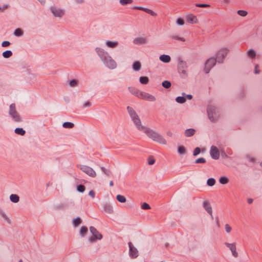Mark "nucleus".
<instances>
[{
	"instance_id": "obj_55",
	"label": "nucleus",
	"mask_w": 262,
	"mask_h": 262,
	"mask_svg": "<svg viewBox=\"0 0 262 262\" xmlns=\"http://www.w3.org/2000/svg\"><path fill=\"white\" fill-rule=\"evenodd\" d=\"M246 158L250 162H255V159L253 157H252L249 155L246 156Z\"/></svg>"
},
{
	"instance_id": "obj_56",
	"label": "nucleus",
	"mask_w": 262,
	"mask_h": 262,
	"mask_svg": "<svg viewBox=\"0 0 262 262\" xmlns=\"http://www.w3.org/2000/svg\"><path fill=\"white\" fill-rule=\"evenodd\" d=\"M129 91L134 95H135V94H137L138 92H140L139 91L136 90L132 88H128Z\"/></svg>"
},
{
	"instance_id": "obj_23",
	"label": "nucleus",
	"mask_w": 262,
	"mask_h": 262,
	"mask_svg": "<svg viewBox=\"0 0 262 262\" xmlns=\"http://www.w3.org/2000/svg\"><path fill=\"white\" fill-rule=\"evenodd\" d=\"M195 130L193 128H188L185 130V135L186 137H192L195 134Z\"/></svg>"
},
{
	"instance_id": "obj_46",
	"label": "nucleus",
	"mask_w": 262,
	"mask_h": 262,
	"mask_svg": "<svg viewBox=\"0 0 262 262\" xmlns=\"http://www.w3.org/2000/svg\"><path fill=\"white\" fill-rule=\"evenodd\" d=\"M237 14L242 16H245L247 15V12L245 10H239L237 11Z\"/></svg>"
},
{
	"instance_id": "obj_38",
	"label": "nucleus",
	"mask_w": 262,
	"mask_h": 262,
	"mask_svg": "<svg viewBox=\"0 0 262 262\" xmlns=\"http://www.w3.org/2000/svg\"><path fill=\"white\" fill-rule=\"evenodd\" d=\"M116 199L120 203H125L126 201L125 197L120 194L117 195Z\"/></svg>"
},
{
	"instance_id": "obj_34",
	"label": "nucleus",
	"mask_w": 262,
	"mask_h": 262,
	"mask_svg": "<svg viewBox=\"0 0 262 262\" xmlns=\"http://www.w3.org/2000/svg\"><path fill=\"white\" fill-rule=\"evenodd\" d=\"M74 126V123L70 122H65L62 124V126L66 128H72Z\"/></svg>"
},
{
	"instance_id": "obj_1",
	"label": "nucleus",
	"mask_w": 262,
	"mask_h": 262,
	"mask_svg": "<svg viewBox=\"0 0 262 262\" xmlns=\"http://www.w3.org/2000/svg\"><path fill=\"white\" fill-rule=\"evenodd\" d=\"M95 51L103 64L110 70H114L117 67L116 61L112 57L109 53L103 49L96 47Z\"/></svg>"
},
{
	"instance_id": "obj_57",
	"label": "nucleus",
	"mask_w": 262,
	"mask_h": 262,
	"mask_svg": "<svg viewBox=\"0 0 262 262\" xmlns=\"http://www.w3.org/2000/svg\"><path fill=\"white\" fill-rule=\"evenodd\" d=\"M225 228L227 233H229L231 230V227L227 224L225 225Z\"/></svg>"
},
{
	"instance_id": "obj_15",
	"label": "nucleus",
	"mask_w": 262,
	"mask_h": 262,
	"mask_svg": "<svg viewBox=\"0 0 262 262\" xmlns=\"http://www.w3.org/2000/svg\"><path fill=\"white\" fill-rule=\"evenodd\" d=\"M90 230L93 236L96 237L97 239L100 240L102 238V234L94 227L91 226Z\"/></svg>"
},
{
	"instance_id": "obj_12",
	"label": "nucleus",
	"mask_w": 262,
	"mask_h": 262,
	"mask_svg": "<svg viewBox=\"0 0 262 262\" xmlns=\"http://www.w3.org/2000/svg\"><path fill=\"white\" fill-rule=\"evenodd\" d=\"M129 246V256L132 258H136L138 256V251L132 244L131 242L128 243Z\"/></svg>"
},
{
	"instance_id": "obj_31",
	"label": "nucleus",
	"mask_w": 262,
	"mask_h": 262,
	"mask_svg": "<svg viewBox=\"0 0 262 262\" xmlns=\"http://www.w3.org/2000/svg\"><path fill=\"white\" fill-rule=\"evenodd\" d=\"M139 81L141 83L143 84H146L149 82V79L147 77L141 76L139 78Z\"/></svg>"
},
{
	"instance_id": "obj_25",
	"label": "nucleus",
	"mask_w": 262,
	"mask_h": 262,
	"mask_svg": "<svg viewBox=\"0 0 262 262\" xmlns=\"http://www.w3.org/2000/svg\"><path fill=\"white\" fill-rule=\"evenodd\" d=\"M10 201L14 203H18L19 201V197L17 194H12L10 196Z\"/></svg>"
},
{
	"instance_id": "obj_16",
	"label": "nucleus",
	"mask_w": 262,
	"mask_h": 262,
	"mask_svg": "<svg viewBox=\"0 0 262 262\" xmlns=\"http://www.w3.org/2000/svg\"><path fill=\"white\" fill-rule=\"evenodd\" d=\"M133 42L139 45H145L148 43V39L146 37H137L134 39Z\"/></svg>"
},
{
	"instance_id": "obj_8",
	"label": "nucleus",
	"mask_w": 262,
	"mask_h": 262,
	"mask_svg": "<svg viewBox=\"0 0 262 262\" xmlns=\"http://www.w3.org/2000/svg\"><path fill=\"white\" fill-rule=\"evenodd\" d=\"M135 96L149 101H155L156 100V98L153 95L144 92H138L137 94H135Z\"/></svg>"
},
{
	"instance_id": "obj_10",
	"label": "nucleus",
	"mask_w": 262,
	"mask_h": 262,
	"mask_svg": "<svg viewBox=\"0 0 262 262\" xmlns=\"http://www.w3.org/2000/svg\"><path fill=\"white\" fill-rule=\"evenodd\" d=\"M50 10L55 17L61 18L64 14V10L57 7L52 6Z\"/></svg>"
},
{
	"instance_id": "obj_27",
	"label": "nucleus",
	"mask_w": 262,
	"mask_h": 262,
	"mask_svg": "<svg viewBox=\"0 0 262 262\" xmlns=\"http://www.w3.org/2000/svg\"><path fill=\"white\" fill-rule=\"evenodd\" d=\"M14 132L15 134L20 136H24L26 134V131L23 128L20 127L16 128Z\"/></svg>"
},
{
	"instance_id": "obj_2",
	"label": "nucleus",
	"mask_w": 262,
	"mask_h": 262,
	"mask_svg": "<svg viewBox=\"0 0 262 262\" xmlns=\"http://www.w3.org/2000/svg\"><path fill=\"white\" fill-rule=\"evenodd\" d=\"M145 134L154 141L157 142L160 144L165 145L167 143L165 139L159 133L146 127L143 130Z\"/></svg>"
},
{
	"instance_id": "obj_47",
	"label": "nucleus",
	"mask_w": 262,
	"mask_h": 262,
	"mask_svg": "<svg viewBox=\"0 0 262 262\" xmlns=\"http://www.w3.org/2000/svg\"><path fill=\"white\" fill-rule=\"evenodd\" d=\"M145 12L150 14L151 16H155L157 15V13L156 12H154L152 10L148 8H147L146 10H145Z\"/></svg>"
},
{
	"instance_id": "obj_4",
	"label": "nucleus",
	"mask_w": 262,
	"mask_h": 262,
	"mask_svg": "<svg viewBox=\"0 0 262 262\" xmlns=\"http://www.w3.org/2000/svg\"><path fill=\"white\" fill-rule=\"evenodd\" d=\"M8 113L12 122L18 123L23 121L22 117L16 110L14 103H12L10 105Z\"/></svg>"
},
{
	"instance_id": "obj_44",
	"label": "nucleus",
	"mask_w": 262,
	"mask_h": 262,
	"mask_svg": "<svg viewBox=\"0 0 262 262\" xmlns=\"http://www.w3.org/2000/svg\"><path fill=\"white\" fill-rule=\"evenodd\" d=\"M206 162V159L204 158H200L195 160L194 163L195 164L199 163H205Z\"/></svg>"
},
{
	"instance_id": "obj_7",
	"label": "nucleus",
	"mask_w": 262,
	"mask_h": 262,
	"mask_svg": "<svg viewBox=\"0 0 262 262\" xmlns=\"http://www.w3.org/2000/svg\"><path fill=\"white\" fill-rule=\"evenodd\" d=\"M78 167H79L82 171L91 177L95 178L96 176V173L95 170L92 168L88 166L79 165H78Z\"/></svg>"
},
{
	"instance_id": "obj_6",
	"label": "nucleus",
	"mask_w": 262,
	"mask_h": 262,
	"mask_svg": "<svg viewBox=\"0 0 262 262\" xmlns=\"http://www.w3.org/2000/svg\"><path fill=\"white\" fill-rule=\"evenodd\" d=\"M229 50L226 48H221L216 54V60L218 63H223L226 56H227Z\"/></svg>"
},
{
	"instance_id": "obj_24",
	"label": "nucleus",
	"mask_w": 262,
	"mask_h": 262,
	"mask_svg": "<svg viewBox=\"0 0 262 262\" xmlns=\"http://www.w3.org/2000/svg\"><path fill=\"white\" fill-rule=\"evenodd\" d=\"M141 68V64L140 61H136L133 62V69L135 71H139Z\"/></svg>"
},
{
	"instance_id": "obj_37",
	"label": "nucleus",
	"mask_w": 262,
	"mask_h": 262,
	"mask_svg": "<svg viewBox=\"0 0 262 262\" xmlns=\"http://www.w3.org/2000/svg\"><path fill=\"white\" fill-rule=\"evenodd\" d=\"M133 0H119V3L121 6H124L128 4H131Z\"/></svg>"
},
{
	"instance_id": "obj_20",
	"label": "nucleus",
	"mask_w": 262,
	"mask_h": 262,
	"mask_svg": "<svg viewBox=\"0 0 262 262\" xmlns=\"http://www.w3.org/2000/svg\"><path fill=\"white\" fill-rule=\"evenodd\" d=\"M159 59L164 63H168L170 62L171 58L169 55L163 54L160 56Z\"/></svg>"
},
{
	"instance_id": "obj_62",
	"label": "nucleus",
	"mask_w": 262,
	"mask_h": 262,
	"mask_svg": "<svg viewBox=\"0 0 262 262\" xmlns=\"http://www.w3.org/2000/svg\"><path fill=\"white\" fill-rule=\"evenodd\" d=\"M95 239H97L96 237H95L94 236H92L89 238V241L90 243H93Z\"/></svg>"
},
{
	"instance_id": "obj_64",
	"label": "nucleus",
	"mask_w": 262,
	"mask_h": 262,
	"mask_svg": "<svg viewBox=\"0 0 262 262\" xmlns=\"http://www.w3.org/2000/svg\"><path fill=\"white\" fill-rule=\"evenodd\" d=\"M253 201V200L251 198H248L247 199V203L249 204H251L252 203Z\"/></svg>"
},
{
	"instance_id": "obj_58",
	"label": "nucleus",
	"mask_w": 262,
	"mask_h": 262,
	"mask_svg": "<svg viewBox=\"0 0 262 262\" xmlns=\"http://www.w3.org/2000/svg\"><path fill=\"white\" fill-rule=\"evenodd\" d=\"M178 70H179V72L181 74H183V75H187L186 69H178Z\"/></svg>"
},
{
	"instance_id": "obj_28",
	"label": "nucleus",
	"mask_w": 262,
	"mask_h": 262,
	"mask_svg": "<svg viewBox=\"0 0 262 262\" xmlns=\"http://www.w3.org/2000/svg\"><path fill=\"white\" fill-rule=\"evenodd\" d=\"M23 31L20 28L16 29L13 32L14 35L17 37H20L23 35Z\"/></svg>"
},
{
	"instance_id": "obj_41",
	"label": "nucleus",
	"mask_w": 262,
	"mask_h": 262,
	"mask_svg": "<svg viewBox=\"0 0 262 262\" xmlns=\"http://www.w3.org/2000/svg\"><path fill=\"white\" fill-rule=\"evenodd\" d=\"M77 190L81 193H82L85 190V187L81 184L78 185L76 187Z\"/></svg>"
},
{
	"instance_id": "obj_26",
	"label": "nucleus",
	"mask_w": 262,
	"mask_h": 262,
	"mask_svg": "<svg viewBox=\"0 0 262 262\" xmlns=\"http://www.w3.org/2000/svg\"><path fill=\"white\" fill-rule=\"evenodd\" d=\"M88 231V229L85 226H82L79 230V234L81 237H84Z\"/></svg>"
},
{
	"instance_id": "obj_45",
	"label": "nucleus",
	"mask_w": 262,
	"mask_h": 262,
	"mask_svg": "<svg viewBox=\"0 0 262 262\" xmlns=\"http://www.w3.org/2000/svg\"><path fill=\"white\" fill-rule=\"evenodd\" d=\"M201 152V149L200 147H196L193 151V156H196Z\"/></svg>"
},
{
	"instance_id": "obj_5",
	"label": "nucleus",
	"mask_w": 262,
	"mask_h": 262,
	"mask_svg": "<svg viewBox=\"0 0 262 262\" xmlns=\"http://www.w3.org/2000/svg\"><path fill=\"white\" fill-rule=\"evenodd\" d=\"M207 113L209 120L211 122H215L218 118L217 108L212 105H209L207 107Z\"/></svg>"
},
{
	"instance_id": "obj_42",
	"label": "nucleus",
	"mask_w": 262,
	"mask_h": 262,
	"mask_svg": "<svg viewBox=\"0 0 262 262\" xmlns=\"http://www.w3.org/2000/svg\"><path fill=\"white\" fill-rule=\"evenodd\" d=\"M170 37L172 39H176V40H180V41H185V38H184L183 37H179V36H177V35H171L170 36Z\"/></svg>"
},
{
	"instance_id": "obj_54",
	"label": "nucleus",
	"mask_w": 262,
	"mask_h": 262,
	"mask_svg": "<svg viewBox=\"0 0 262 262\" xmlns=\"http://www.w3.org/2000/svg\"><path fill=\"white\" fill-rule=\"evenodd\" d=\"M10 45V42L9 41H4L2 43V46L3 47H7Z\"/></svg>"
},
{
	"instance_id": "obj_63",
	"label": "nucleus",
	"mask_w": 262,
	"mask_h": 262,
	"mask_svg": "<svg viewBox=\"0 0 262 262\" xmlns=\"http://www.w3.org/2000/svg\"><path fill=\"white\" fill-rule=\"evenodd\" d=\"M10 7L9 5V4H5L2 7V10H5V9H8L9 7Z\"/></svg>"
},
{
	"instance_id": "obj_39",
	"label": "nucleus",
	"mask_w": 262,
	"mask_h": 262,
	"mask_svg": "<svg viewBox=\"0 0 262 262\" xmlns=\"http://www.w3.org/2000/svg\"><path fill=\"white\" fill-rule=\"evenodd\" d=\"M215 183V180L213 178H209L207 181V184L209 186H213Z\"/></svg>"
},
{
	"instance_id": "obj_19",
	"label": "nucleus",
	"mask_w": 262,
	"mask_h": 262,
	"mask_svg": "<svg viewBox=\"0 0 262 262\" xmlns=\"http://www.w3.org/2000/svg\"><path fill=\"white\" fill-rule=\"evenodd\" d=\"M186 20L188 23L191 24H195L197 23L198 19L195 16L190 14L186 17Z\"/></svg>"
},
{
	"instance_id": "obj_29",
	"label": "nucleus",
	"mask_w": 262,
	"mask_h": 262,
	"mask_svg": "<svg viewBox=\"0 0 262 262\" xmlns=\"http://www.w3.org/2000/svg\"><path fill=\"white\" fill-rule=\"evenodd\" d=\"M247 55L251 58H254L256 56V52L253 49H250L247 51Z\"/></svg>"
},
{
	"instance_id": "obj_13",
	"label": "nucleus",
	"mask_w": 262,
	"mask_h": 262,
	"mask_svg": "<svg viewBox=\"0 0 262 262\" xmlns=\"http://www.w3.org/2000/svg\"><path fill=\"white\" fill-rule=\"evenodd\" d=\"M225 245L229 248L232 253V255L234 257H237L238 256V254L236 251V246L235 243L230 244L228 243H225Z\"/></svg>"
},
{
	"instance_id": "obj_59",
	"label": "nucleus",
	"mask_w": 262,
	"mask_h": 262,
	"mask_svg": "<svg viewBox=\"0 0 262 262\" xmlns=\"http://www.w3.org/2000/svg\"><path fill=\"white\" fill-rule=\"evenodd\" d=\"M89 195L92 198H94L95 196V192L93 190H90L89 191Z\"/></svg>"
},
{
	"instance_id": "obj_35",
	"label": "nucleus",
	"mask_w": 262,
	"mask_h": 262,
	"mask_svg": "<svg viewBox=\"0 0 262 262\" xmlns=\"http://www.w3.org/2000/svg\"><path fill=\"white\" fill-rule=\"evenodd\" d=\"M101 171L107 176L110 177L112 174V172L110 170L104 168V167H100Z\"/></svg>"
},
{
	"instance_id": "obj_49",
	"label": "nucleus",
	"mask_w": 262,
	"mask_h": 262,
	"mask_svg": "<svg viewBox=\"0 0 262 262\" xmlns=\"http://www.w3.org/2000/svg\"><path fill=\"white\" fill-rule=\"evenodd\" d=\"M0 214L1 215V216L5 219L6 220V221H7L8 222H9V218L8 217L7 215H6V214L5 213V212H4L3 211L1 210L0 211Z\"/></svg>"
},
{
	"instance_id": "obj_22",
	"label": "nucleus",
	"mask_w": 262,
	"mask_h": 262,
	"mask_svg": "<svg viewBox=\"0 0 262 262\" xmlns=\"http://www.w3.org/2000/svg\"><path fill=\"white\" fill-rule=\"evenodd\" d=\"M82 223V220L80 217L73 219L72 220V224L74 227H77Z\"/></svg>"
},
{
	"instance_id": "obj_11",
	"label": "nucleus",
	"mask_w": 262,
	"mask_h": 262,
	"mask_svg": "<svg viewBox=\"0 0 262 262\" xmlns=\"http://www.w3.org/2000/svg\"><path fill=\"white\" fill-rule=\"evenodd\" d=\"M210 155L213 159H219L220 158V151L218 148L215 146H212L210 150Z\"/></svg>"
},
{
	"instance_id": "obj_18",
	"label": "nucleus",
	"mask_w": 262,
	"mask_h": 262,
	"mask_svg": "<svg viewBox=\"0 0 262 262\" xmlns=\"http://www.w3.org/2000/svg\"><path fill=\"white\" fill-rule=\"evenodd\" d=\"M105 45L108 48L114 49L118 46V42L117 41H111L108 40L105 41Z\"/></svg>"
},
{
	"instance_id": "obj_43",
	"label": "nucleus",
	"mask_w": 262,
	"mask_h": 262,
	"mask_svg": "<svg viewBox=\"0 0 262 262\" xmlns=\"http://www.w3.org/2000/svg\"><path fill=\"white\" fill-rule=\"evenodd\" d=\"M78 81L75 79H72L68 81V84L70 86L73 87L77 84Z\"/></svg>"
},
{
	"instance_id": "obj_60",
	"label": "nucleus",
	"mask_w": 262,
	"mask_h": 262,
	"mask_svg": "<svg viewBox=\"0 0 262 262\" xmlns=\"http://www.w3.org/2000/svg\"><path fill=\"white\" fill-rule=\"evenodd\" d=\"M91 106V103L89 101L85 102L83 103V107H90Z\"/></svg>"
},
{
	"instance_id": "obj_14",
	"label": "nucleus",
	"mask_w": 262,
	"mask_h": 262,
	"mask_svg": "<svg viewBox=\"0 0 262 262\" xmlns=\"http://www.w3.org/2000/svg\"><path fill=\"white\" fill-rule=\"evenodd\" d=\"M203 207L204 209L209 214L211 218H213L212 207L208 201L205 200L203 203Z\"/></svg>"
},
{
	"instance_id": "obj_40",
	"label": "nucleus",
	"mask_w": 262,
	"mask_h": 262,
	"mask_svg": "<svg viewBox=\"0 0 262 262\" xmlns=\"http://www.w3.org/2000/svg\"><path fill=\"white\" fill-rule=\"evenodd\" d=\"M162 85L165 89H168L171 86V83L169 81L165 80L162 82Z\"/></svg>"
},
{
	"instance_id": "obj_9",
	"label": "nucleus",
	"mask_w": 262,
	"mask_h": 262,
	"mask_svg": "<svg viewBox=\"0 0 262 262\" xmlns=\"http://www.w3.org/2000/svg\"><path fill=\"white\" fill-rule=\"evenodd\" d=\"M216 62L217 61L213 57L208 59L205 63L204 72L206 74L209 73L211 68L215 66Z\"/></svg>"
},
{
	"instance_id": "obj_48",
	"label": "nucleus",
	"mask_w": 262,
	"mask_h": 262,
	"mask_svg": "<svg viewBox=\"0 0 262 262\" xmlns=\"http://www.w3.org/2000/svg\"><path fill=\"white\" fill-rule=\"evenodd\" d=\"M141 208L144 210H147L150 208V206L146 203H143L142 204Z\"/></svg>"
},
{
	"instance_id": "obj_21",
	"label": "nucleus",
	"mask_w": 262,
	"mask_h": 262,
	"mask_svg": "<svg viewBox=\"0 0 262 262\" xmlns=\"http://www.w3.org/2000/svg\"><path fill=\"white\" fill-rule=\"evenodd\" d=\"M187 64L186 61L180 60L178 62V69H187Z\"/></svg>"
},
{
	"instance_id": "obj_32",
	"label": "nucleus",
	"mask_w": 262,
	"mask_h": 262,
	"mask_svg": "<svg viewBox=\"0 0 262 262\" xmlns=\"http://www.w3.org/2000/svg\"><path fill=\"white\" fill-rule=\"evenodd\" d=\"M2 55L5 58H8L12 56V52L10 50H7L3 52Z\"/></svg>"
},
{
	"instance_id": "obj_52",
	"label": "nucleus",
	"mask_w": 262,
	"mask_h": 262,
	"mask_svg": "<svg viewBox=\"0 0 262 262\" xmlns=\"http://www.w3.org/2000/svg\"><path fill=\"white\" fill-rule=\"evenodd\" d=\"M176 23L178 25H180V26H182V25H184V20L182 18H178L177 19Z\"/></svg>"
},
{
	"instance_id": "obj_53",
	"label": "nucleus",
	"mask_w": 262,
	"mask_h": 262,
	"mask_svg": "<svg viewBox=\"0 0 262 262\" xmlns=\"http://www.w3.org/2000/svg\"><path fill=\"white\" fill-rule=\"evenodd\" d=\"M182 95L184 96L186 99H187L188 100H191L192 98V96L190 94H186L185 93H182Z\"/></svg>"
},
{
	"instance_id": "obj_17",
	"label": "nucleus",
	"mask_w": 262,
	"mask_h": 262,
	"mask_svg": "<svg viewBox=\"0 0 262 262\" xmlns=\"http://www.w3.org/2000/svg\"><path fill=\"white\" fill-rule=\"evenodd\" d=\"M103 209V211L108 214H112L114 212L112 206L108 203L104 204Z\"/></svg>"
},
{
	"instance_id": "obj_51",
	"label": "nucleus",
	"mask_w": 262,
	"mask_h": 262,
	"mask_svg": "<svg viewBox=\"0 0 262 262\" xmlns=\"http://www.w3.org/2000/svg\"><path fill=\"white\" fill-rule=\"evenodd\" d=\"M155 160L152 157H149L148 159V163L149 165H152L155 163Z\"/></svg>"
},
{
	"instance_id": "obj_36",
	"label": "nucleus",
	"mask_w": 262,
	"mask_h": 262,
	"mask_svg": "<svg viewBox=\"0 0 262 262\" xmlns=\"http://www.w3.org/2000/svg\"><path fill=\"white\" fill-rule=\"evenodd\" d=\"M178 152L180 155H185L186 153V150L183 146H179L178 148Z\"/></svg>"
},
{
	"instance_id": "obj_3",
	"label": "nucleus",
	"mask_w": 262,
	"mask_h": 262,
	"mask_svg": "<svg viewBox=\"0 0 262 262\" xmlns=\"http://www.w3.org/2000/svg\"><path fill=\"white\" fill-rule=\"evenodd\" d=\"M127 110L136 128L139 130L143 131L145 128L146 126L142 125L140 117L135 111L132 107L129 106L127 107Z\"/></svg>"
},
{
	"instance_id": "obj_61",
	"label": "nucleus",
	"mask_w": 262,
	"mask_h": 262,
	"mask_svg": "<svg viewBox=\"0 0 262 262\" xmlns=\"http://www.w3.org/2000/svg\"><path fill=\"white\" fill-rule=\"evenodd\" d=\"M134 8L138 9V10H143L145 12V10H146V9H147L146 8H144V7H142L141 6H135Z\"/></svg>"
},
{
	"instance_id": "obj_30",
	"label": "nucleus",
	"mask_w": 262,
	"mask_h": 262,
	"mask_svg": "<svg viewBox=\"0 0 262 262\" xmlns=\"http://www.w3.org/2000/svg\"><path fill=\"white\" fill-rule=\"evenodd\" d=\"M176 101L179 103L183 104L186 102V98L183 95L182 96H178L176 97Z\"/></svg>"
},
{
	"instance_id": "obj_33",
	"label": "nucleus",
	"mask_w": 262,
	"mask_h": 262,
	"mask_svg": "<svg viewBox=\"0 0 262 262\" xmlns=\"http://www.w3.org/2000/svg\"><path fill=\"white\" fill-rule=\"evenodd\" d=\"M219 181V182L222 184H226L229 182V179L225 176H223L220 177Z\"/></svg>"
},
{
	"instance_id": "obj_50",
	"label": "nucleus",
	"mask_w": 262,
	"mask_h": 262,
	"mask_svg": "<svg viewBox=\"0 0 262 262\" xmlns=\"http://www.w3.org/2000/svg\"><path fill=\"white\" fill-rule=\"evenodd\" d=\"M196 6L198 7H201V8H206V7H209L210 5L206 4H196Z\"/></svg>"
}]
</instances>
